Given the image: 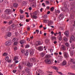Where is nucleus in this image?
I'll use <instances>...</instances> for the list:
<instances>
[{
  "mask_svg": "<svg viewBox=\"0 0 75 75\" xmlns=\"http://www.w3.org/2000/svg\"><path fill=\"white\" fill-rule=\"evenodd\" d=\"M30 61L33 62H35L36 61V59L34 57L31 58L30 59Z\"/></svg>",
  "mask_w": 75,
  "mask_h": 75,
  "instance_id": "nucleus-15",
  "label": "nucleus"
},
{
  "mask_svg": "<svg viewBox=\"0 0 75 75\" xmlns=\"http://www.w3.org/2000/svg\"><path fill=\"white\" fill-rule=\"evenodd\" d=\"M16 72H17V70H13V73H16Z\"/></svg>",
  "mask_w": 75,
  "mask_h": 75,
  "instance_id": "nucleus-60",
  "label": "nucleus"
},
{
  "mask_svg": "<svg viewBox=\"0 0 75 75\" xmlns=\"http://www.w3.org/2000/svg\"><path fill=\"white\" fill-rule=\"evenodd\" d=\"M54 7H52L50 8V11H51L52 12L53 11L54 9Z\"/></svg>",
  "mask_w": 75,
  "mask_h": 75,
  "instance_id": "nucleus-48",
  "label": "nucleus"
},
{
  "mask_svg": "<svg viewBox=\"0 0 75 75\" xmlns=\"http://www.w3.org/2000/svg\"><path fill=\"white\" fill-rule=\"evenodd\" d=\"M1 30L2 32H3L4 31H5V27H2L1 29Z\"/></svg>",
  "mask_w": 75,
  "mask_h": 75,
  "instance_id": "nucleus-33",
  "label": "nucleus"
},
{
  "mask_svg": "<svg viewBox=\"0 0 75 75\" xmlns=\"http://www.w3.org/2000/svg\"><path fill=\"white\" fill-rule=\"evenodd\" d=\"M13 23V21H10L9 22H8V24H9V25H10V24H12Z\"/></svg>",
  "mask_w": 75,
  "mask_h": 75,
  "instance_id": "nucleus-41",
  "label": "nucleus"
},
{
  "mask_svg": "<svg viewBox=\"0 0 75 75\" xmlns=\"http://www.w3.org/2000/svg\"><path fill=\"white\" fill-rule=\"evenodd\" d=\"M8 37H9L7 35H5V39H7Z\"/></svg>",
  "mask_w": 75,
  "mask_h": 75,
  "instance_id": "nucleus-49",
  "label": "nucleus"
},
{
  "mask_svg": "<svg viewBox=\"0 0 75 75\" xmlns=\"http://www.w3.org/2000/svg\"><path fill=\"white\" fill-rule=\"evenodd\" d=\"M27 65L28 66H29V67H32V66H33V64L28 62L27 63Z\"/></svg>",
  "mask_w": 75,
  "mask_h": 75,
  "instance_id": "nucleus-27",
  "label": "nucleus"
},
{
  "mask_svg": "<svg viewBox=\"0 0 75 75\" xmlns=\"http://www.w3.org/2000/svg\"><path fill=\"white\" fill-rule=\"evenodd\" d=\"M18 57H14V60L15 61H16V59H18Z\"/></svg>",
  "mask_w": 75,
  "mask_h": 75,
  "instance_id": "nucleus-44",
  "label": "nucleus"
},
{
  "mask_svg": "<svg viewBox=\"0 0 75 75\" xmlns=\"http://www.w3.org/2000/svg\"><path fill=\"white\" fill-rule=\"evenodd\" d=\"M58 38L59 40H62V36H61V33L60 32H59L58 33Z\"/></svg>",
  "mask_w": 75,
  "mask_h": 75,
  "instance_id": "nucleus-6",
  "label": "nucleus"
},
{
  "mask_svg": "<svg viewBox=\"0 0 75 75\" xmlns=\"http://www.w3.org/2000/svg\"><path fill=\"white\" fill-rule=\"evenodd\" d=\"M55 12L56 13H58V14H59V13H60V11H59V10H55Z\"/></svg>",
  "mask_w": 75,
  "mask_h": 75,
  "instance_id": "nucleus-35",
  "label": "nucleus"
},
{
  "mask_svg": "<svg viewBox=\"0 0 75 75\" xmlns=\"http://www.w3.org/2000/svg\"><path fill=\"white\" fill-rule=\"evenodd\" d=\"M63 5L64 6V7L62 8V10L64 12H69L68 9L67 8V5L65 3H63Z\"/></svg>",
  "mask_w": 75,
  "mask_h": 75,
  "instance_id": "nucleus-3",
  "label": "nucleus"
},
{
  "mask_svg": "<svg viewBox=\"0 0 75 75\" xmlns=\"http://www.w3.org/2000/svg\"><path fill=\"white\" fill-rule=\"evenodd\" d=\"M75 38L74 35H72L70 37V40H71V41H74V40H75Z\"/></svg>",
  "mask_w": 75,
  "mask_h": 75,
  "instance_id": "nucleus-16",
  "label": "nucleus"
},
{
  "mask_svg": "<svg viewBox=\"0 0 75 75\" xmlns=\"http://www.w3.org/2000/svg\"><path fill=\"white\" fill-rule=\"evenodd\" d=\"M71 45L72 47H73V49H74V47H75V45L74 44H72Z\"/></svg>",
  "mask_w": 75,
  "mask_h": 75,
  "instance_id": "nucleus-47",
  "label": "nucleus"
},
{
  "mask_svg": "<svg viewBox=\"0 0 75 75\" xmlns=\"http://www.w3.org/2000/svg\"><path fill=\"white\" fill-rule=\"evenodd\" d=\"M25 42V41L24 40H21L20 41V43L22 45H23Z\"/></svg>",
  "mask_w": 75,
  "mask_h": 75,
  "instance_id": "nucleus-17",
  "label": "nucleus"
},
{
  "mask_svg": "<svg viewBox=\"0 0 75 75\" xmlns=\"http://www.w3.org/2000/svg\"><path fill=\"white\" fill-rule=\"evenodd\" d=\"M48 23H47V24L49 26L50 25H52L53 24V22L52 21H50L48 20Z\"/></svg>",
  "mask_w": 75,
  "mask_h": 75,
  "instance_id": "nucleus-12",
  "label": "nucleus"
},
{
  "mask_svg": "<svg viewBox=\"0 0 75 75\" xmlns=\"http://www.w3.org/2000/svg\"><path fill=\"white\" fill-rule=\"evenodd\" d=\"M48 21V20H43V23H46L47 22V21Z\"/></svg>",
  "mask_w": 75,
  "mask_h": 75,
  "instance_id": "nucleus-45",
  "label": "nucleus"
},
{
  "mask_svg": "<svg viewBox=\"0 0 75 75\" xmlns=\"http://www.w3.org/2000/svg\"><path fill=\"white\" fill-rule=\"evenodd\" d=\"M50 41V39H46L45 40V42L46 43H48V42Z\"/></svg>",
  "mask_w": 75,
  "mask_h": 75,
  "instance_id": "nucleus-32",
  "label": "nucleus"
},
{
  "mask_svg": "<svg viewBox=\"0 0 75 75\" xmlns=\"http://www.w3.org/2000/svg\"><path fill=\"white\" fill-rule=\"evenodd\" d=\"M62 65H63L64 66V65H67V62L65 60L64 61L62 62Z\"/></svg>",
  "mask_w": 75,
  "mask_h": 75,
  "instance_id": "nucleus-22",
  "label": "nucleus"
},
{
  "mask_svg": "<svg viewBox=\"0 0 75 75\" xmlns=\"http://www.w3.org/2000/svg\"><path fill=\"white\" fill-rule=\"evenodd\" d=\"M18 44V42H15L13 44L14 45H17Z\"/></svg>",
  "mask_w": 75,
  "mask_h": 75,
  "instance_id": "nucleus-46",
  "label": "nucleus"
},
{
  "mask_svg": "<svg viewBox=\"0 0 75 75\" xmlns=\"http://www.w3.org/2000/svg\"><path fill=\"white\" fill-rule=\"evenodd\" d=\"M24 64V63H20L19 64V69H21L23 67V65Z\"/></svg>",
  "mask_w": 75,
  "mask_h": 75,
  "instance_id": "nucleus-9",
  "label": "nucleus"
},
{
  "mask_svg": "<svg viewBox=\"0 0 75 75\" xmlns=\"http://www.w3.org/2000/svg\"><path fill=\"white\" fill-rule=\"evenodd\" d=\"M64 40L65 41H68V38H66V37H64Z\"/></svg>",
  "mask_w": 75,
  "mask_h": 75,
  "instance_id": "nucleus-37",
  "label": "nucleus"
},
{
  "mask_svg": "<svg viewBox=\"0 0 75 75\" xmlns=\"http://www.w3.org/2000/svg\"><path fill=\"white\" fill-rule=\"evenodd\" d=\"M20 19H22V18H24V16H23V15H21L20 16Z\"/></svg>",
  "mask_w": 75,
  "mask_h": 75,
  "instance_id": "nucleus-43",
  "label": "nucleus"
},
{
  "mask_svg": "<svg viewBox=\"0 0 75 75\" xmlns=\"http://www.w3.org/2000/svg\"><path fill=\"white\" fill-rule=\"evenodd\" d=\"M3 55L4 56H7V54L6 53H4L3 54Z\"/></svg>",
  "mask_w": 75,
  "mask_h": 75,
  "instance_id": "nucleus-52",
  "label": "nucleus"
},
{
  "mask_svg": "<svg viewBox=\"0 0 75 75\" xmlns=\"http://www.w3.org/2000/svg\"><path fill=\"white\" fill-rule=\"evenodd\" d=\"M51 38H52V40H55L56 38H55L54 36H52L51 37Z\"/></svg>",
  "mask_w": 75,
  "mask_h": 75,
  "instance_id": "nucleus-51",
  "label": "nucleus"
},
{
  "mask_svg": "<svg viewBox=\"0 0 75 75\" xmlns=\"http://www.w3.org/2000/svg\"><path fill=\"white\" fill-rule=\"evenodd\" d=\"M46 2L47 4H48L50 3L49 1H46Z\"/></svg>",
  "mask_w": 75,
  "mask_h": 75,
  "instance_id": "nucleus-58",
  "label": "nucleus"
},
{
  "mask_svg": "<svg viewBox=\"0 0 75 75\" xmlns=\"http://www.w3.org/2000/svg\"><path fill=\"white\" fill-rule=\"evenodd\" d=\"M70 61L71 62H72V63H73V64H75V61L74 59H70Z\"/></svg>",
  "mask_w": 75,
  "mask_h": 75,
  "instance_id": "nucleus-19",
  "label": "nucleus"
},
{
  "mask_svg": "<svg viewBox=\"0 0 75 75\" xmlns=\"http://www.w3.org/2000/svg\"><path fill=\"white\" fill-rule=\"evenodd\" d=\"M59 18L60 20H62L64 18V14L63 13L60 14L59 16Z\"/></svg>",
  "mask_w": 75,
  "mask_h": 75,
  "instance_id": "nucleus-7",
  "label": "nucleus"
},
{
  "mask_svg": "<svg viewBox=\"0 0 75 75\" xmlns=\"http://www.w3.org/2000/svg\"><path fill=\"white\" fill-rule=\"evenodd\" d=\"M1 17L2 18H4L5 17H6V15H5V14H3L1 16Z\"/></svg>",
  "mask_w": 75,
  "mask_h": 75,
  "instance_id": "nucleus-36",
  "label": "nucleus"
},
{
  "mask_svg": "<svg viewBox=\"0 0 75 75\" xmlns=\"http://www.w3.org/2000/svg\"><path fill=\"white\" fill-rule=\"evenodd\" d=\"M11 28L13 30H14L16 28V25L13 24L11 25Z\"/></svg>",
  "mask_w": 75,
  "mask_h": 75,
  "instance_id": "nucleus-23",
  "label": "nucleus"
},
{
  "mask_svg": "<svg viewBox=\"0 0 75 75\" xmlns=\"http://www.w3.org/2000/svg\"><path fill=\"white\" fill-rule=\"evenodd\" d=\"M34 52V51L33 50H31L30 51V54L31 55H33Z\"/></svg>",
  "mask_w": 75,
  "mask_h": 75,
  "instance_id": "nucleus-26",
  "label": "nucleus"
},
{
  "mask_svg": "<svg viewBox=\"0 0 75 75\" xmlns=\"http://www.w3.org/2000/svg\"><path fill=\"white\" fill-rule=\"evenodd\" d=\"M42 24H41V25L40 26L39 28H42Z\"/></svg>",
  "mask_w": 75,
  "mask_h": 75,
  "instance_id": "nucleus-61",
  "label": "nucleus"
},
{
  "mask_svg": "<svg viewBox=\"0 0 75 75\" xmlns=\"http://www.w3.org/2000/svg\"><path fill=\"white\" fill-rule=\"evenodd\" d=\"M29 10H32V8H31V7H30L29 8Z\"/></svg>",
  "mask_w": 75,
  "mask_h": 75,
  "instance_id": "nucleus-63",
  "label": "nucleus"
},
{
  "mask_svg": "<svg viewBox=\"0 0 75 75\" xmlns=\"http://www.w3.org/2000/svg\"><path fill=\"white\" fill-rule=\"evenodd\" d=\"M58 73L59 74H60L61 75H64V74H63L61 72H58Z\"/></svg>",
  "mask_w": 75,
  "mask_h": 75,
  "instance_id": "nucleus-55",
  "label": "nucleus"
},
{
  "mask_svg": "<svg viewBox=\"0 0 75 75\" xmlns=\"http://www.w3.org/2000/svg\"><path fill=\"white\" fill-rule=\"evenodd\" d=\"M5 13L6 14H11V10L9 9H7L6 10Z\"/></svg>",
  "mask_w": 75,
  "mask_h": 75,
  "instance_id": "nucleus-8",
  "label": "nucleus"
},
{
  "mask_svg": "<svg viewBox=\"0 0 75 75\" xmlns=\"http://www.w3.org/2000/svg\"><path fill=\"white\" fill-rule=\"evenodd\" d=\"M47 9H50V6H47L46 7Z\"/></svg>",
  "mask_w": 75,
  "mask_h": 75,
  "instance_id": "nucleus-64",
  "label": "nucleus"
},
{
  "mask_svg": "<svg viewBox=\"0 0 75 75\" xmlns=\"http://www.w3.org/2000/svg\"><path fill=\"white\" fill-rule=\"evenodd\" d=\"M11 40H8L5 43L6 45H11Z\"/></svg>",
  "mask_w": 75,
  "mask_h": 75,
  "instance_id": "nucleus-14",
  "label": "nucleus"
},
{
  "mask_svg": "<svg viewBox=\"0 0 75 75\" xmlns=\"http://www.w3.org/2000/svg\"><path fill=\"white\" fill-rule=\"evenodd\" d=\"M36 49L40 51H41L43 50V47L42 46H40L36 48Z\"/></svg>",
  "mask_w": 75,
  "mask_h": 75,
  "instance_id": "nucleus-11",
  "label": "nucleus"
},
{
  "mask_svg": "<svg viewBox=\"0 0 75 75\" xmlns=\"http://www.w3.org/2000/svg\"><path fill=\"white\" fill-rule=\"evenodd\" d=\"M63 51L64 54V57L65 58H68L69 56L68 54V52H67L64 51L65 50H66V48L63 45L61 47Z\"/></svg>",
  "mask_w": 75,
  "mask_h": 75,
  "instance_id": "nucleus-2",
  "label": "nucleus"
},
{
  "mask_svg": "<svg viewBox=\"0 0 75 75\" xmlns=\"http://www.w3.org/2000/svg\"><path fill=\"white\" fill-rule=\"evenodd\" d=\"M23 54L24 53L25 55H28V50H22L21 51Z\"/></svg>",
  "mask_w": 75,
  "mask_h": 75,
  "instance_id": "nucleus-5",
  "label": "nucleus"
},
{
  "mask_svg": "<svg viewBox=\"0 0 75 75\" xmlns=\"http://www.w3.org/2000/svg\"><path fill=\"white\" fill-rule=\"evenodd\" d=\"M64 34L65 35L68 37V35H69V32L68 31H66L64 33Z\"/></svg>",
  "mask_w": 75,
  "mask_h": 75,
  "instance_id": "nucleus-20",
  "label": "nucleus"
},
{
  "mask_svg": "<svg viewBox=\"0 0 75 75\" xmlns=\"http://www.w3.org/2000/svg\"><path fill=\"white\" fill-rule=\"evenodd\" d=\"M70 55L71 56H72L74 55V51L73 50L71 52H70Z\"/></svg>",
  "mask_w": 75,
  "mask_h": 75,
  "instance_id": "nucleus-40",
  "label": "nucleus"
},
{
  "mask_svg": "<svg viewBox=\"0 0 75 75\" xmlns=\"http://www.w3.org/2000/svg\"><path fill=\"white\" fill-rule=\"evenodd\" d=\"M38 72L40 73V74H42L44 73V72H43V71L40 70V69H39L38 70Z\"/></svg>",
  "mask_w": 75,
  "mask_h": 75,
  "instance_id": "nucleus-18",
  "label": "nucleus"
},
{
  "mask_svg": "<svg viewBox=\"0 0 75 75\" xmlns=\"http://www.w3.org/2000/svg\"><path fill=\"white\" fill-rule=\"evenodd\" d=\"M22 5H23V6H25V5H26L27 4V2H26L25 1H23L22 4Z\"/></svg>",
  "mask_w": 75,
  "mask_h": 75,
  "instance_id": "nucleus-28",
  "label": "nucleus"
},
{
  "mask_svg": "<svg viewBox=\"0 0 75 75\" xmlns=\"http://www.w3.org/2000/svg\"><path fill=\"white\" fill-rule=\"evenodd\" d=\"M45 62L46 64H51V61L49 59H46L45 60Z\"/></svg>",
  "mask_w": 75,
  "mask_h": 75,
  "instance_id": "nucleus-13",
  "label": "nucleus"
},
{
  "mask_svg": "<svg viewBox=\"0 0 75 75\" xmlns=\"http://www.w3.org/2000/svg\"><path fill=\"white\" fill-rule=\"evenodd\" d=\"M40 55L41 57H43L45 55V54H44V53L42 52L41 53H40Z\"/></svg>",
  "mask_w": 75,
  "mask_h": 75,
  "instance_id": "nucleus-34",
  "label": "nucleus"
},
{
  "mask_svg": "<svg viewBox=\"0 0 75 75\" xmlns=\"http://www.w3.org/2000/svg\"><path fill=\"white\" fill-rule=\"evenodd\" d=\"M65 45L66 46V47L68 48H69L70 47V45H69V44L68 43H65Z\"/></svg>",
  "mask_w": 75,
  "mask_h": 75,
  "instance_id": "nucleus-24",
  "label": "nucleus"
},
{
  "mask_svg": "<svg viewBox=\"0 0 75 75\" xmlns=\"http://www.w3.org/2000/svg\"><path fill=\"white\" fill-rule=\"evenodd\" d=\"M7 35L9 37H10V36L11 35V33H7Z\"/></svg>",
  "mask_w": 75,
  "mask_h": 75,
  "instance_id": "nucleus-30",
  "label": "nucleus"
},
{
  "mask_svg": "<svg viewBox=\"0 0 75 75\" xmlns=\"http://www.w3.org/2000/svg\"><path fill=\"white\" fill-rule=\"evenodd\" d=\"M30 47V45L27 44L25 46V47L26 48H28V47Z\"/></svg>",
  "mask_w": 75,
  "mask_h": 75,
  "instance_id": "nucleus-54",
  "label": "nucleus"
},
{
  "mask_svg": "<svg viewBox=\"0 0 75 75\" xmlns=\"http://www.w3.org/2000/svg\"><path fill=\"white\" fill-rule=\"evenodd\" d=\"M13 6L14 7H17L18 6V5L16 3H14L13 4Z\"/></svg>",
  "mask_w": 75,
  "mask_h": 75,
  "instance_id": "nucleus-31",
  "label": "nucleus"
},
{
  "mask_svg": "<svg viewBox=\"0 0 75 75\" xmlns=\"http://www.w3.org/2000/svg\"><path fill=\"white\" fill-rule=\"evenodd\" d=\"M11 30V27L10 26H9L7 29V31H9Z\"/></svg>",
  "mask_w": 75,
  "mask_h": 75,
  "instance_id": "nucleus-39",
  "label": "nucleus"
},
{
  "mask_svg": "<svg viewBox=\"0 0 75 75\" xmlns=\"http://www.w3.org/2000/svg\"><path fill=\"white\" fill-rule=\"evenodd\" d=\"M25 71L27 73H29L30 72V69L27 68L25 69Z\"/></svg>",
  "mask_w": 75,
  "mask_h": 75,
  "instance_id": "nucleus-21",
  "label": "nucleus"
},
{
  "mask_svg": "<svg viewBox=\"0 0 75 75\" xmlns=\"http://www.w3.org/2000/svg\"><path fill=\"white\" fill-rule=\"evenodd\" d=\"M26 22H29V21H29V19H26Z\"/></svg>",
  "mask_w": 75,
  "mask_h": 75,
  "instance_id": "nucleus-62",
  "label": "nucleus"
},
{
  "mask_svg": "<svg viewBox=\"0 0 75 75\" xmlns=\"http://www.w3.org/2000/svg\"><path fill=\"white\" fill-rule=\"evenodd\" d=\"M8 59H9V57H8L7 56L5 57V60H6V61H8Z\"/></svg>",
  "mask_w": 75,
  "mask_h": 75,
  "instance_id": "nucleus-38",
  "label": "nucleus"
},
{
  "mask_svg": "<svg viewBox=\"0 0 75 75\" xmlns=\"http://www.w3.org/2000/svg\"><path fill=\"white\" fill-rule=\"evenodd\" d=\"M50 57H51V56H50V55H48V54L47 55L45 56L46 58H50Z\"/></svg>",
  "mask_w": 75,
  "mask_h": 75,
  "instance_id": "nucleus-42",
  "label": "nucleus"
},
{
  "mask_svg": "<svg viewBox=\"0 0 75 75\" xmlns=\"http://www.w3.org/2000/svg\"><path fill=\"white\" fill-rule=\"evenodd\" d=\"M20 12L21 13H23L24 11H23V10L21 9H20Z\"/></svg>",
  "mask_w": 75,
  "mask_h": 75,
  "instance_id": "nucleus-50",
  "label": "nucleus"
},
{
  "mask_svg": "<svg viewBox=\"0 0 75 75\" xmlns=\"http://www.w3.org/2000/svg\"><path fill=\"white\" fill-rule=\"evenodd\" d=\"M35 32H36L37 34H38V33H39V30H37L35 31Z\"/></svg>",
  "mask_w": 75,
  "mask_h": 75,
  "instance_id": "nucleus-56",
  "label": "nucleus"
},
{
  "mask_svg": "<svg viewBox=\"0 0 75 75\" xmlns=\"http://www.w3.org/2000/svg\"><path fill=\"white\" fill-rule=\"evenodd\" d=\"M53 68L56 71H58V68L55 66L53 67Z\"/></svg>",
  "mask_w": 75,
  "mask_h": 75,
  "instance_id": "nucleus-29",
  "label": "nucleus"
},
{
  "mask_svg": "<svg viewBox=\"0 0 75 75\" xmlns=\"http://www.w3.org/2000/svg\"><path fill=\"white\" fill-rule=\"evenodd\" d=\"M17 41H18V39L16 38H14L12 40V41L13 42H17Z\"/></svg>",
  "mask_w": 75,
  "mask_h": 75,
  "instance_id": "nucleus-25",
  "label": "nucleus"
},
{
  "mask_svg": "<svg viewBox=\"0 0 75 75\" xmlns=\"http://www.w3.org/2000/svg\"><path fill=\"white\" fill-rule=\"evenodd\" d=\"M25 74V71H22V75H24Z\"/></svg>",
  "mask_w": 75,
  "mask_h": 75,
  "instance_id": "nucleus-53",
  "label": "nucleus"
},
{
  "mask_svg": "<svg viewBox=\"0 0 75 75\" xmlns=\"http://www.w3.org/2000/svg\"><path fill=\"white\" fill-rule=\"evenodd\" d=\"M42 6L43 7H45V4H44V3H43L42 4Z\"/></svg>",
  "mask_w": 75,
  "mask_h": 75,
  "instance_id": "nucleus-57",
  "label": "nucleus"
},
{
  "mask_svg": "<svg viewBox=\"0 0 75 75\" xmlns=\"http://www.w3.org/2000/svg\"><path fill=\"white\" fill-rule=\"evenodd\" d=\"M35 44L36 45H40L42 44V42H41L40 41H38L35 42Z\"/></svg>",
  "mask_w": 75,
  "mask_h": 75,
  "instance_id": "nucleus-10",
  "label": "nucleus"
},
{
  "mask_svg": "<svg viewBox=\"0 0 75 75\" xmlns=\"http://www.w3.org/2000/svg\"><path fill=\"white\" fill-rule=\"evenodd\" d=\"M33 15L32 16L31 14L30 17H32V18H33L34 19H37V16H37V11H35L33 12Z\"/></svg>",
  "mask_w": 75,
  "mask_h": 75,
  "instance_id": "nucleus-4",
  "label": "nucleus"
},
{
  "mask_svg": "<svg viewBox=\"0 0 75 75\" xmlns=\"http://www.w3.org/2000/svg\"><path fill=\"white\" fill-rule=\"evenodd\" d=\"M70 5H71L72 8L70 10V11H71L70 12V18L74 19V13L75 12V9L73 8L75 7V3H74V2H71L70 3Z\"/></svg>",
  "mask_w": 75,
  "mask_h": 75,
  "instance_id": "nucleus-1",
  "label": "nucleus"
},
{
  "mask_svg": "<svg viewBox=\"0 0 75 75\" xmlns=\"http://www.w3.org/2000/svg\"><path fill=\"white\" fill-rule=\"evenodd\" d=\"M3 23L4 24H7V22L6 21H4Z\"/></svg>",
  "mask_w": 75,
  "mask_h": 75,
  "instance_id": "nucleus-59",
  "label": "nucleus"
}]
</instances>
